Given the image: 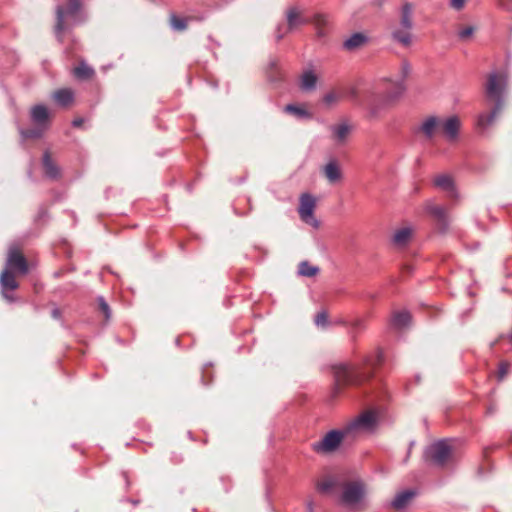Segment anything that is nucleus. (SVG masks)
I'll use <instances>...</instances> for the list:
<instances>
[{"instance_id":"obj_37","label":"nucleus","mask_w":512,"mask_h":512,"mask_svg":"<svg viewBox=\"0 0 512 512\" xmlns=\"http://www.w3.org/2000/svg\"><path fill=\"white\" fill-rule=\"evenodd\" d=\"M412 317L413 315L410 313L409 310H407L406 308H400L393 311L392 320H411Z\"/></svg>"},{"instance_id":"obj_23","label":"nucleus","mask_w":512,"mask_h":512,"mask_svg":"<svg viewBox=\"0 0 512 512\" xmlns=\"http://www.w3.org/2000/svg\"><path fill=\"white\" fill-rule=\"evenodd\" d=\"M317 80L318 78L313 71H305L300 78V87L304 91H312L316 87Z\"/></svg>"},{"instance_id":"obj_31","label":"nucleus","mask_w":512,"mask_h":512,"mask_svg":"<svg viewBox=\"0 0 512 512\" xmlns=\"http://www.w3.org/2000/svg\"><path fill=\"white\" fill-rule=\"evenodd\" d=\"M320 269L317 266L312 265L308 261H301L298 264V274L303 277H314L319 273Z\"/></svg>"},{"instance_id":"obj_46","label":"nucleus","mask_w":512,"mask_h":512,"mask_svg":"<svg viewBox=\"0 0 512 512\" xmlns=\"http://www.w3.org/2000/svg\"><path fill=\"white\" fill-rule=\"evenodd\" d=\"M429 317H433V318H437V317H440L441 316V313L439 310L437 309H430L429 310V314L427 315Z\"/></svg>"},{"instance_id":"obj_27","label":"nucleus","mask_w":512,"mask_h":512,"mask_svg":"<svg viewBox=\"0 0 512 512\" xmlns=\"http://www.w3.org/2000/svg\"><path fill=\"white\" fill-rule=\"evenodd\" d=\"M31 118L38 125L45 124L49 118L47 108L43 105L34 106L31 110Z\"/></svg>"},{"instance_id":"obj_50","label":"nucleus","mask_w":512,"mask_h":512,"mask_svg":"<svg viewBox=\"0 0 512 512\" xmlns=\"http://www.w3.org/2000/svg\"><path fill=\"white\" fill-rule=\"evenodd\" d=\"M269 78H271V80H276L277 78L274 77L272 74L269 75Z\"/></svg>"},{"instance_id":"obj_21","label":"nucleus","mask_w":512,"mask_h":512,"mask_svg":"<svg viewBox=\"0 0 512 512\" xmlns=\"http://www.w3.org/2000/svg\"><path fill=\"white\" fill-rule=\"evenodd\" d=\"M73 75L79 80H90L95 76V70L89 66L85 61H80L76 67L73 68Z\"/></svg>"},{"instance_id":"obj_9","label":"nucleus","mask_w":512,"mask_h":512,"mask_svg":"<svg viewBox=\"0 0 512 512\" xmlns=\"http://www.w3.org/2000/svg\"><path fill=\"white\" fill-rule=\"evenodd\" d=\"M5 269L19 275H25L28 273V262L19 247L11 246L9 248Z\"/></svg>"},{"instance_id":"obj_52","label":"nucleus","mask_w":512,"mask_h":512,"mask_svg":"<svg viewBox=\"0 0 512 512\" xmlns=\"http://www.w3.org/2000/svg\"><path fill=\"white\" fill-rule=\"evenodd\" d=\"M412 447H413V444H410L408 454L410 453V450L412 449Z\"/></svg>"},{"instance_id":"obj_47","label":"nucleus","mask_w":512,"mask_h":512,"mask_svg":"<svg viewBox=\"0 0 512 512\" xmlns=\"http://www.w3.org/2000/svg\"><path fill=\"white\" fill-rule=\"evenodd\" d=\"M84 123V120L82 118H76L73 120L72 124L74 127H81Z\"/></svg>"},{"instance_id":"obj_45","label":"nucleus","mask_w":512,"mask_h":512,"mask_svg":"<svg viewBox=\"0 0 512 512\" xmlns=\"http://www.w3.org/2000/svg\"><path fill=\"white\" fill-rule=\"evenodd\" d=\"M348 95L352 100H354V101L358 100V90L355 87H352L349 89Z\"/></svg>"},{"instance_id":"obj_8","label":"nucleus","mask_w":512,"mask_h":512,"mask_svg":"<svg viewBox=\"0 0 512 512\" xmlns=\"http://www.w3.org/2000/svg\"><path fill=\"white\" fill-rule=\"evenodd\" d=\"M316 198L309 193H303L300 196L298 213L300 219L314 228H319L320 222L315 218Z\"/></svg>"},{"instance_id":"obj_2","label":"nucleus","mask_w":512,"mask_h":512,"mask_svg":"<svg viewBox=\"0 0 512 512\" xmlns=\"http://www.w3.org/2000/svg\"><path fill=\"white\" fill-rule=\"evenodd\" d=\"M340 503L348 509L361 511L366 508V485L361 480L345 481L341 484Z\"/></svg>"},{"instance_id":"obj_19","label":"nucleus","mask_w":512,"mask_h":512,"mask_svg":"<svg viewBox=\"0 0 512 512\" xmlns=\"http://www.w3.org/2000/svg\"><path fill=\"white\" fill-rule=\"evenodd\" d=\"M352 129L353 126L350 125L348 122H342L331 127L333 138L339 144H343L346 142Z\"/></svg>"},{"instance_id":"obj_35","label":"nucleus","mask_w":512,"mask_h":512,"mask_svg":"<svg viewBox=\"0 0 512 512\" xmlns=\"http://www.w3.org/2000/svg\"><path fill=\"white\" fill-rule=\"evenodd\" d=\"M96 303L98 311L106 320L112 317V310L103 297L97 298Z\"/></svg>"},{"instance_id":"obj_28","label":"nucleus","mask_w":512,"mask_h":512,"mask_svg":"<svg viewBox=\"0 0 512 512\" xmlns=\"http://www.w3.org/2000/svg\"><path fill=\"white\" fill-rule=\"evenodd\" d=\"M367 38L362 33H355L352 36H350L345 42H344V48L349 51H353L358 49L359 47L363 46L366 42Z\"/></svg>"},{"instance_id":"obj_1","label":"nucleus","mask_w":512,"mask_h":512,"mask_svg":"<svg viewBox=\"0 0 512 512\" xmlns=\"http://www.w3.org/2000/svg\"><path fill=\"white\" fill-rule=\"evenodd\" d=\"M506 77L503 74L492 73L488 76L485 85L486 100L493 104L491 111L478 116L477 125L486 129L492 125L504 107L503 94L506 88Z\"/></svg>"},{"instance_id":"obj_53","label":"nucleus","mask_w":512,"mask_h":512,"mask_svg":"<svg viewBox=\"0 0 512 512\" xmlns=\"http://www.w3.org/2000/svg\"><path fill=\"white\" fill-rule=\"evenodd\" d=\"M412 447H413V444H410L408 454L410 453V450L412 449Z\"/></svg>"},{"instance_id":"obj_15","label":"nucleus","mask_w":512,"mask_h":512,"mask_svg":"<svg viewBox=\"0 0 512 512\" xmlns=\"http://www.w3.org/2000/svg\"><path fill=\"white\" fill-rule=\"evenodd\" d=\"M403 91L404 86L401 81L393 82L391 88L382 93L379 102L383 105H390L399 99Z\"/></svg>"},{"instance_id":"obj_26","label":"nucleus","mask_w":512,"mask_h":512,"mask_svg":"<svg viewBox=\"0 0 512 512\" xmlns=\"http://www.w3.org/2000/svg\"><path fill=\"white\" fill-rule=\"evenodd\" d=\"M414 497V492L410 490L403 491L397 494L392 501V507L396 510L405 508Z\"/></svg>"},{"instance_id":"obj_22","label":"nucleus","mask_w":512,"mask_h":512,"mask_svg":"<svg viewBox=\"0 0 512 512\" xmlns=\"http://www.w3.org/2000/svg\"><path fill=\"white\" fill-rule=\"evenodd\" d=\"M43 167L45 175L51 179H56L60 175L58 166L53 162L49 152H45L43 156Z\"/></svg>"},{"instance_id":"obj_36","label":"nucleus","mask_w":512,"mask_h":512,"mask_svg":"<svg viewBox=\"0 0 512 512\" xmlns=\"http://www.w3.org/2000/svg\"><path fill=\"white\" fill-rule=\"evenodd\" d=\"M342 98V95L341 93H338L336 91H331L329 93H327L324 97H323V102L327 105V106H331V105H334L336 103H338L340 101V99Z\"/></svg>"},{"instance_id":"obj_39","label":"nucleus","mask_w":512,"mask_h":512,"mask_svg":"<svg viewBox=\"0 0 512 512\" xmlns=\"http://www.w3.org/2000/svg\"><path fill=\"white\" fill-rule=\"evenodd\" d=\"M332 317L330 311L326 307H322L315 315L314 320H328Z\"/></svg>"},{"instance_id":"obj_6","label":"nucleus","mask_w":512,"mask_h":512,"mask_svg":"<svg viewBox=\"0 0 512 512\" xmlns=\"http://www.w3.org/2000/svg\"><path fill=\"white\" fill-rule=\"evenodd\" d=\"M81 8L80 0H68L65 6H58L56 9V24L54 32L57 39L63 41V32L66 30V17H74L77 15Z\"/></svg>"},{"instance_id":"obj_16","label":"nucleus","mask_w":512,"mask_h":512,"mask_svg":"<svg viewBox=\"0 0 512 512\" xmlns=\"http://www.w3.org/2000/svg\"><path fill=\"white\" fill-rule=\"evenodd\" d=\"M427 212L437 221L439 229L445 230L448 225V215L444 207L429 203Z\"/></svg>"},{"instance_id":"obj_10","label":"nucleus","mask_w":512,"mask_h":512,"mask_svg":"<svg viewBox=\"0 0 512 512\" xmlns=\"http://www.w3.org/2000/svg\"><path fill=\"white\" fill-rule=\"evenodd\" d=\"M461 122L459 117L451 116L448 118L440 117V132L449 140L453 141L457 138L460 130Z\"/></svg>"},{"instance_id":"obj_29","label":"nucleus","mask_w":512,"mask_h":512,"mask_svg":"<svg viewBox=\"0 0 512 512\" xmlns=\"http://www.w3.org/2000/svg\"><path fill=\"white\" fill-rule=\"evenodd\" d=\"M191 17H179L175 13H171L169 16V24L172 29L175 31L182 32L187 29L188 21L191 20Z\"/></svg>"},{"instance_id":"obj_25","label":"nucleus","mask_w":512,"mask_h":512,"mask_svg":"<svg viewBox=\"0 0 512 512\" xmlns=\"http://www.w3.org/2000/svg\"><path fill=\"white\" fill-rule=\"evenodd\" d=\"M52 97L61 106H68L73 102V92L67 88L56 90Z\"/></svg>"},{"instance_id":"obj_38","label":"nucleus","mask_w":512,"mask_h":512,"mask_svg":"<svg viewBox=\"0 0 512 512\" xmlns=\"http://www.w3.org/2000/svg\"><path fill=\"white\" fill-rule=\"evenodd\" d=\"M22 135L25 138H39L42 135V130L39 128L27 129L22 131Z\"/></svg>"},{"instance_id":"obj_24","label":"nucleus","mask_w":512,"mask_h":512,"mask_svg":"<svg viewBox=\"0 0 512 512\" xmlns=\"http://www.w3.org/2000/svg\"><path fill=\"white\" fill-rule=\"evenodd\" d=\"M412 229L409 227H403L395 231L393 235V243L399 247L405 246L412 236Z\"/></svg>"},{"instance_id":"obj_13","label":"nucleus","mask_w":512,"mask_h":512,"mask_svg":"<svg viewBox=\"0 0 512 512\" xmlns=\"http://www.w3.org/2000/svg\"><path fill=\"white\" fill-rule=\"evenodd\" d=\"M433 183L436 187L446 191L448 196L452 199L457 198V191L455 189L454 181L448 174H439L434 177Z\"/></svg>"},{"instance_id":"obj_3","label":"nucleus","mask_w":512,"mask_h":512,"mask_svg":"<svg viewBox=\"0 0 512 512\" xmlns=\"http://www.w3.org/2000/svg\"><path fill=\"white\" fill-rule=\"evenodd\" d=\"M335 379V390L338 392L348 385H359L372 377V373H366L359 369H354L347 364H338L333 366Z\"/></svg>"},{"instance_id":"obj_30","label":"nucleus","mask_w":512,"mask_h":512,"mask_svg":"<svg viewBox=\"0 0 512 512\" xmlns=\"http://www.w3.org/2000/svg\"><path fill=\"white\" fill-rule=\"evenodd\" d=\"M412 29H405L401 26L395 29L392 33L394 40L399 42L404 46H409L411 44V31Z\"/></svg>"},{"instance_id":"obj_12","label":"nucleus","mask_w":512,"mask_h":512,"mask_svg":"<svg viewBox=\"0 0 512 512\" xmlns=\"http://www.w3.org/2000/svg\"><path fill=\"white\" fill-rule=\"evenodd\" d=\"M439 123L440 117L429 116L422 122L421 126L419 127V132H421L427 139L430 140L440 132Z\"/></svg>"},{"instance_id":"obj_44","label":"nucleus","mask_w":512,"mask_h":512,"mask_svg":"<svg viewBox=\"0 0 512 512\" xmlns=\"http://www.w3.org/2000/svg\"><path fill=\"white\" fill-rule=\"evenodd\" d=\"M51 316H52V318L57 319V318L66 317L67 314H66L65 309L60 308V307H53L51 310Z\"/></svg>"},{"instance_id":"obj_42","label":"nucleus","mask_w":512,"mask_h":512,"mask_svg":"<svg viewBox=\"0 0 512 512\" xmlns=\"http://www.w3.org/2000/svg\"><path fill=\"white\" fill-rule=\"evenodd\" d=\"M474 31L475 29L473 26H467L459 32V37L462 40H466L473 35Z\"/></svg>"},{"instance_id":"obj_54","label":"nucleus","mask_w":512,"mask_h":512,"mask_svg":"<svg viewBox=\"0 0 512 512\" xmlns=\"http://www.w3.org/2000/svg\"><path fill=\"white\" fill-rule=\"evenodd\" d=\"M399 324H407L408 322H405V321H402V322H398Z\"/></svg>"},{"instance_id":"obj_18","label":"nucleus","mask_w":512,"mask_h":512,"mask_svg":"<svg viewBox=\"0 0 512 512\" xmlns=\"http://www.w3.org/2000/svg\"><path fill=\"white\" fill-rule=\"evenodd\" d=\"M413 12L414 5L410 2H406L402 5L400 11L399 24L402 28L412 29L413 28Z\"/></svg>"},{"instance_id":"obj_49","label":"nucleus","mask_w":512,"mask_h":512,"mask_svg":"<svg viewBox=\"0 0 512 512\" xmlns=\"http://www.w3.org/2000/svg\"><path fill=\"white\" fill-rule=\"evenodd\" d=\"M276 68H277V64L275 62H272L271 63V71L276 70Z\"/></svg>"},{"instance_id":"obj_33","label":"nucleus","mask_w":512,"mask_h":512,"mask_svg":"<svg viewBox=\"0 0 512 512\" xmlns=\"http://www.w3.org/2000/svg\"><path fill=\"white\" fill-rule=\"evenodd\" d=\"M311 22L315 25V27L317 29V35L319 37H323L325 35L324 27L328 23L326 15L315 14L314 17L312 18Z\"/></svg>"},{"instance_id":"obj_5","label":"nucleus","mask_w":512,"mask_h":512,"mask_svg":"<svg viewBox=\"0 0 512 512\" xmlns=\"http://www.w3.org/2000/svg\"><path fill=\"white\" fill-rule=\"evenodd\" d=\"M453 448L448 440L430 445L425 451V459L438 467H444L452 461Z\"/></svg>"},{"instance_id":"obj_34","label":"nucleus","mask_w":512,"mask_h":512,"mask_svg":"<svg viewBox=\"0 0 512 512\" xmlns=\"http://www.w3.org/2000/svg\"><path fill=\"white\" fill-rule=\"evenodd\" d=\"M284 111L286 113L292 114L298 118L310 117V114L306 109H304L301 106H296L293 104L286 105L284 108Z\"/></svg>"},{"instance_id":"obj_40","label":"nucleus","mask_w":512,"mask_h":512,"mask_svg":"<svg viewBox=\"0 0 512 512\" xmlns=\"http://www.w3.org/2000/svg\"><path fill=\"white\" fill-rule=\"evenodd\" d=\"M368 108L370 111L371 117H377L380 111V103H378L376 100L371 101L368 104Z\"/></svg>"},{"instance_id":"obj_4","label":"nucleus","mask_w":512,"mask_h":512,"mask_svg":"<svg viewBox=\"0 0 512 512\" xmlns=\"http://www.w3.org/2000/svg\"><path fill=\"white\" fill-rule=\"evenodd\" d=\"M375 422L376 418L374 413L371 411H365L352 421L348 422L341 431L345 439L354 440L371 431Z\"/></svg>"},{"instance_id":"obj_17","label":"nucleus","mask_w":512,"mask_h":512,"mask_svg":"<svg viewBox=\"0 0 512 512\" xmlns=\"http://www.w3.org/2000/svg\"><path fill=\"white\" fill-rule=\"evenodd\" d=\"M287 29L292 31L300 25L309 23V20L303 18L302 12L297 7H291L286 12Z\"/></svg>"},{"instance_id":"obj_32","label":"nucleus","mask_w":512,"mask_h":512,"mask_svg":"<svg viewBox=\"0 0 512 512\" xmlns=\"http://www.w3.org/2000/svg\"><path fill=\"white\" fill-rule=\"evenodd\" d=\"M384 362V353L382 349L378 348L374 356H369L365 359V366L375 369Z\"/></svg>"},{"instance_id":"obj_41","label":"nucleus","mask_w":512,"mask_h":512,"mask_svg":"<svg viewBox=\"0 0 512 512\" xmlns=\"http://www.w3.org/2000/svg\"><path fill=\"white\" fill-rule=\"evenodd\" d=\"M468 0H450L449 5L456 11H461L466 6Z\"/></svg>"},{"instance_id":"obj_20","label":"nucleus","mask_w":512,"mask_h":512,"mask_svg":"<svg viewBox=\"0 0 512 512\" xmlns=\"http://www.w3.org/2000/svg\"><path fill=\"white\" fill-rule=\"evenodd\" d=\"M341 484L337 478L327 476L317 482L316 488L322 494H332L335 488H341Z\"/></svg>"},{"instance_id":"obj_11","label":"nucleus","mask_w":512,"mask_h":512,"mask_svg":"<svg viewBox=\"0 0 512 512\" xmlns=\"http://www.w3.org/2000/svg\"><path fill=\"white\" fill-rule=\"evenodd\" d=\"M322 173L328 183L336 184L341 182L343 178L342 169L336 160L329 161L323 168Z\"/></svg>"},{"instance_id":"obj_51","label":"nucleus","mask_w":512,"mask_h":512,"mask_svg":"<svg viewBox=\"0 0 512 512\" xmlns=\"http://www.w3.org/2000/svg\"><path fill=\"white\" fill-rule=\"evenodd\" d=\"M282 37H283V35H282V34H279V35L277 36L278 40L282 39Z\"/></svg>"},{"instance_id":"obj_43","label":"nucleus","mask_w":512,"mask_h":512,"mask_svg":"<svg viewBox=\"0 0 512 512\" xmlns=\"http://www.w3.org/2000/svg\"><path fill=\"white\" fill-rule=\"evenodd\" d=\"M508 371H509V363L501 362L499 365V370H498L499 380H502L508 374Z\"/></svg>"},{"instance_id":"obj_7","label":"nucleus","mask_w":512,"mask_h":512,"mask_svg":"<svg viewBox=\"0 0 512 512\" xmlns=\"http://www.w3.org/2000/svg\"><path fill=\"white\" fill-rule=\"evenodd\" d=\"M344 439L341 430H331L320 441L312 443L311 447L318 454H330L339 448Z\"/></svg>"},{"instance_id":"obj_48","label":"nucleus","mask_w":512,"mask_h":512,"mask_svg":"<svg viewBox=\"0 0 512 512\" xmlns=\"http://www.w3.org/2000/svg\"><path fill=\"white\" fill-rule=\"evenodd\" d=\"M331 322H325V321H322V322H317L318 325H320L322 328H325L328 324H330Z\"/></svg>"},{"instance_id":"obj_14","label":"nucleus","mask_w":512,"mask_h":512,"mask_svg":"<svg viewBox=\"0 0 512 512\" xmlns=\"http://www.w3.org/2000/svg\"><path fill=\"white\" fill-rule=\"evenodd\" d=\"M15 272H11L10 270L4 269L0 275V284L3 289V295L9 301H12V297H10L6 291H13L18 288L19 284L15 277Z\"/></svg>"}]
</instances>
